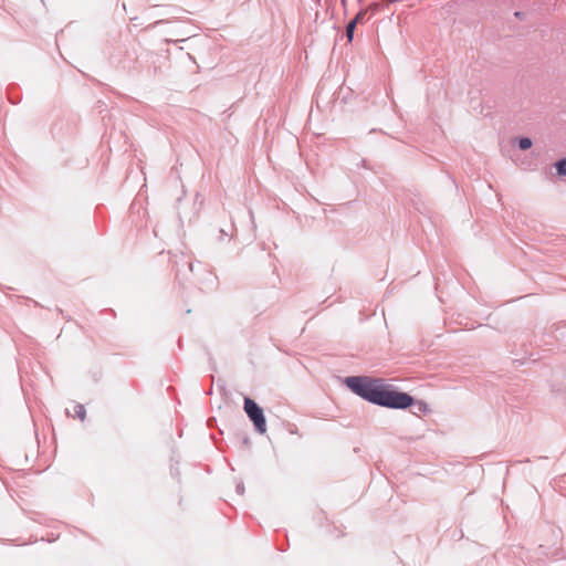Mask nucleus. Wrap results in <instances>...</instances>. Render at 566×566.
Masks as SVG:
<instances>
[{
  "label": "nucleus",
  "mask_w": 566,
  "mask_h": 566,
  "mask_svg": "<svg viewBox=\"0 0 566 566\" xmlns=\"http://www.w3.org/2000/svg\"><path fill=\"white\" fill-rule=\"evenodd\" d=\"M348 388L365 400L378 403L382 381L368 377L353 376L346 378Z\"/></svg>",
  "instance_id": "nucleus-1"
},
{
  "label": "nucleus",
  "mask_w": 566,
  "mask_h": 566,
  "mask_svg": "<svg viewBox=\"0 0 566 566\" xmlns=\"http://www.w3.org/2000/svg\"><path fill=\"white\" fill-rule=\"evenodd\" d=\"M413 399L410 395L391 390L388 386L382 384L377 405L395 409H405L409 407Z\"/></svg>",
  "instance_id": "nucleus-2"
},
{
  "label": "nucleus",
  "mask_w": 566,
  "mask_h": 566,
  "mask_svg": "<svg viewBox=\"0 0 566 566\" xmlns=\"http://www.w3.org/2000/svg\"><path fill=\"white\" fill-rule=\"evenodd\" d=\"M244 410L249 416L250 420L254 423L256 431L260 433H264L266 431V421L263 411L258 406V403L250 398H245Z\"/></svg>",
  "instance_id": "nucleus-3"
},
{
  "label": "nucleus",
  "mask_w": 566,
  "mask_h": 566,
  "mask_svg": "<svg viewBox=\"0 0 566 566\" xmlns=\"http://www.w3.org/2000/svg\"><path fill=\"white\" fill-rule=\"evenodd\" d=\"M556 170L559 176H566V159L556 163Z\"/></svg>",
  "instance_id": "nucleus-4"
},
{
  "label": "nucleus",
  "mask_w": 566,
  "mask_h": 566,
  "mask_svg": "<svg viewBox=\"0 0 566 566\" xmlns=\"http://www.w3.org/2000/svg\"><path fill=\"white\" fill-rule=\"evenodd\" d=\"M356 21H350L346 27V36L348 41L353 40Z\"/></svg>",
  "instance_id": "nucleus-5"
},
{
  "label": "nucleus",
  "mask_w": 566,
  "mask_h": 566,
  "mask_svg": "<svg viewBox=\"0 0 566 566\" xmlns=\"http://www.w3.org/2000/svg\"><path fill=\"white\" fill-rule=\"evenodd\" d=\"M518 146H520L521 149L526 150V149L531 148L532 140L528 137H522L518 140Z\"/></svg>",
  "instance_id": "nucleus-6"
},
{
  "label": "nucleus",
  "mask_w": 566,
  "mask_h": 566,
  "mask_svg": "<svg viewBox=\"0 0 566 566\" xmlns=\"http://www.w3.org/2000/svg\"><path fill=\"white\" fill-rule=\"evenodd\" d=\"M74 413L81 420H84V418H85V408H84V406L83 405H75L74 406Z\"/></svg>",
  "instance_id": "nucleus-7"
},
{
  "label": "nucleus",
  "mask_w": 566,
  "mask_h": 566,
  "mask_svg": "<svg viewBox=\"0 0 566 566\" xmlns=\"http://www.w3.org/2000/svg\"><path fill=\"white\" fill-rule=\"evenodd\" d=\"M367 12H368V9L360 10V11L356 14V17H355V19H354L353 21H356V24H357V23H361V22L365 20Z\"/></svg>",
  "instance_id": "nucleus-8"
},
{
  "label": "nucleus",
  "mask_w": 566,
  "mask_h": 566,
  "mask_svg": "<svg viewBox=\"0 0 566 566\" xmlns=\"http://www.w3.org/2000/svg\"><path fill=\"white\" fill-rule=\"evenodd\" d=\"M367 9H368V10H371V11H377V9H378V4H377V3H373V4H370Z\"/></svg>",
  "instance_id": "nucleus-9"
}]
</instances>
